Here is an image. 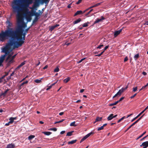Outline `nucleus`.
I'll return each mask as SVG.
<instances>
[{
	"mask_svg": "<svg viewBox=\"0 0 148 148\" xmlns=\"http://www.w3.org/2000/svg\"><path fill=\"white\" fill-rule=\"evenodd\" d=\"M30 27L26 29L24 32L22 26L18 25L14 30H10L13 32V36H11L10 40L6 46L2 49V52L8 54L13 49L21 46L24 42L25 35L27 33Z\"/></svg>",
	"mask_w": 148,
	"mask_h": 148,
	"instance_id": "f257e3e1",
	"label": "nucleus"
},
{
	"mask_svg": "<svg viewBox=\"0 0 148 148\" xmlns=\"http://www.w3.org/2000/svg\"><path fill=\"white\" fill-rule=\"evenodd\" d=\"M33 0H13L12 2V6L15 12L23 11L30 4H32Z\"/></svg>",
	"mask_w": 148,
	"mask_h": 148,
	"instance_id": "f03ea898",
	"label": "nucleus"
},
{
	"mask_svg": "<svg viewBox=\"0 0 148 148\" xmlns=\"http://www.w3.org/2000/svg\"><path fill=\"white\" fill-rule=\"evenodd\" d=\"M13 32L9 29H6L4 31H1L0 32V41H5L9 38H10L11 36H13Z\"/></svg>",
	"mask_w": 148,
	"mask_h": 148,
	"instance_id": "7ed1b4c3",
	"label": "nucleus"
},
{
	"mask_svg": "<svg viewBox=\"0 0 148 148\" xmlns=\"http://www.w3.org/2000/svg\"><path fill=\"white\" fill-rule=\"evenodd\" d=\"M11 6L12 7V11L14 13H16L17 14L16 15V16L17 17V22L18 24H20L23 23V24L22 25H21V26H22V28L23 29V28H25L27 27V25L25 24L23 21V20L22 19V14H21V13L22 12H24L27 10L28 9L27 8V9L23 11H21L20 12H15L13 10V9L12 8V4H11Z\"/></svg>",
	"mask_w": 148,
	"mask_h": 148,
	"instance_id": "20e7f679",
	"label": "nucleus"
},
{
	"mask_svg": "<svg viewBox=\"0 0 148 148\" xmlns=\"http://www.w3.org/2000/svg\"><path fill=\"white\" fill-rule=\"evenodd\" d=\"M12 51L10 52L7 55H8V56L6 58V61L8 63V65H10L11 64L14 62L15 61L14 60H13L12 59V58H11V54H9V53ZM6 56H7V55Z\"/></svg>",
	"mask_w": 148,
	"mask_h": 148,
	"instance_id": "39448f33",
	"label": "nucleus"
},
{
	"mask_svg": "<svg viewBox=\"0 0 148 148\" xmlns=\"http://www.w3.org/2000/svg\"><path fill=\"white\" fill-rule=\"evenodd\" d=\"M40 2V0H35L32 7L30 8L32 10L35 9V10H36V8L39 6Z\"/></svg>",
	"mask_w": 148,
	"mask_h": 148,
	"instance_id": "423d86ee",
	"label": "nucleus"
},
{
	"mask_svg": "<svg viewBox=\"0 0 148 148\" xmlns=\"http://www.w3.org/2000/svg\"><path fill=\"white\" fill-rule=\"evenodd\" d=\"M29 13L30 14V15L31 16H36L40 17V16L42 15V13L40 12V13H39L36 12V11H35L34 12L33 11V10L31 11V12H29Z\"/></svg>",
	"mask_w": 148,
	"mask_h": 148,
	"instance_id": "0eeeda50",
	"label": "nucleus"
},
{
	"mask_svg": "<svg viewBox=\"0 0 148 148\" xmlns=\"http://www.w3.org/2000/svg\"><path fill=\"white\" fill-rule=\"evenodd\" d=\"M6 23L7 25V27L8 29H12V30H13L12 28L10 29L12 27V23H11L9 20H7Z\"/></svg>",
	"mask_w": 148,
	"mask_h": 148,
	"instance_id": "6e6552de",
	"label": "nucleus"
},
{
	"mask_svg": "<svg viewBox=\"0 0 148 148\" xmlns=\"http://www.w3.org/2000/svg\"><path fill=\"white\" fill-rule=\"evenodd\" d=\"M9 90V89H7L4 92H2L0 95V99H3L6 96V94Z\"/></svg>",
	"mask_w": 148,
	"mask_h": 148,
	"instance_id": "1a4fd4ad",
	"label": "nucleus"
},
{
	"mask_svg": "<svg viewBox=\"0 0 148 148\" xmlns=\"http://www.w3.org/2000/svg\"><path fill=\"white\" fill-rule=\"evenodd\" d=\"M93 133L91 132L87 135H86V136H85L81 140L80 143L83 141L84 140H86V139H87L88 137L90 135L92 134Z\"/></svg>",
	"mask_w": 148,
	"mask_h": 148,
	"instance_id": "9d476101",
	"label": "nucleus"
},
{
	"mask_svg": "<svg viewBox=\"0 0 148 148\" xmlns=\"http://www.w3.org/2000/svg\"><path fill=\"white\" fill-rule=\"evenodd\" d=\"M105 19V18L103 16L101 17V18L100 19L97 18L96 20L94 22V24L98 23L102 21Z\"/></svg>",
	"mask_w": 148,
	"mask_h": 148,
	"instance_id": "9b49d317",
	"label": "nucleus"
},
{
	"mask_svg": "<svg viewBox=\"0 0 148 148\" xmlns=\"http://www.w3.org/2000/svg\"><path fill=\"white\" fill-rule=\"evenodd\" d=\"M122 30V29H121L120 30L115 31L114 33V37H116L118 35H119Z\"/></svg>",
	"mask_w": 148,
	"mask_h": 148,
	"instance_id": "f8f14e48",
	"label": "nucleus"
},
{
	"mask_svg": "<svg viewBox=\"0 0 148 148\" xmlns=\"http://www.w3.org/2000/svg\"><path fill=\"white\" fill-rule=\"evenodd\" d=\"M140 147L143 146V148H146L148 147V143L147 141L143 143L141 145H140Z\"/></svg>",
	"mask_w": 148,
	"mask_h": 148,
	"instance_id": "ddd939ff",
	"label": "nucleus"
},
{
	"mask_svg": "<svg viewBox=\"0 0 148 148\" xmlns=\"http://www.w3.org/2000/svg\"><path fill=\"white\" fill-rule=\"evenodd\" d=\"M123 91L121 90H120L119 91L113 96V98L116 97L117 96H120L121 94L123 93Z\"/></svg>",
	"mask_w": 148,
	"mask_h": 148,
	"instance_id": "4468645a",
	"label": "nucleus"
},
{
	"mask_svg": "<svg viewBox=\"0 0 148 148\" xmlns=\"http://www.w3.org/2000/svg\"><path fill=\"white\" fill-rule=\"evenodd\" d=\"M25 61H24L21 63L15 69L17 70L20 68L21 67L23 66V65H24L25 63Z\"/></svg>",
	"mask_w": 148,
	"mask_h": 148,
	"instance_id": "2eb2a0df",
	"label": "nucleus"
},
{
	"mask_svg": "<svg viewBox=\"0 0 148 148\" xmlns=\"http://www.w3.org/2000/svg\"><path fill=\"white\" fill-rule=\"evenodd\" d=\"M143 111H142L137 116H136L135 118H134L131 121L133 122L138 118L139 116H140L143 113Z\"/></svg>",
	"mask_w": 148,
	"mask_h": 148,
	"instance_id": "dca6fc26",
	"label": "nucleus"
},
{
	"mask_svg": "<svg viewBox=\"0 0 148 148\" xmlns=\"http://www.w3.org/2000/svg\"><path fill=\"white\" fill-rule=\"evenodd\" d=\"M15 147V145L13 144H10L8 145L6 147V148H14Z\"/></svg>",
	"mask_w": 148,
	"mask_h": 148,
	"instance_id": "f3484780",
	"label": "nucleus"
},
{
	"mask_svg": "<svg viewBox=\"0 0 148 148\" xmlns=\"http://www.w3.org/2000/svg\"><path fill=\"white\" fill-rule=\"evenodd\" d=\"M83 14L81 10H79L77 11V12L75 14L74 16H75L78 15L82 14Z\"/></svg>",
	"mask_w": 148,
	"mask_h": 148,
	"instance_id": "a211bd4d",
	"label": "nucleus"
},
{
	"mask_svg": "<svg viewBox=\"0 0 148 148\" xmlns=\"http://www.w3.org/2000/svg\"><path fill=\"white\" fill-rule=\"evenodd\" d=\"M102 3V2H101L99 3H98L97 4H96L93 6L90 7L89 8V9H91L93 8L98 6H99V5H101Z\"/></svg>",
	"mask_w": 148,
	"mask_h": 148,
	"instance_id": "6ab92c4d",
	"label": "nucleus"
},
{
	"mask_svg": "<svg viewBox=\"0 0 148 148\" xmlns=\"http://www.w3.org/2000/svg\"><path fill=\"white\" fill-rule=\"evenodd\" d=\"M40 18V17L35 16V17L33 21V24H34Z\"/></svg>",
	"mask_w": 148,
	"mask_h": 148,
	"instance_id": "aec40b11",
	"label": "nucleus"
},
{
	"mask_svg": "<svg viewBox=\"0 0 148 148\" xmlns=\"http://www.w3.org/2000/svg\"><path fill=\"white\" fill-rule=\"evenodd\" d=\"M59 24H56L52 26L51 27L50 29L51 31H52L56 27L59 26Z\"/></svg>",
	"mask_w": 148,
	"mask_h": 148,
	"instance_id": "412c9836",
	"label": "nucleus"
},
{
	"mask_svg": "<svg viewBox=\"0 0 148 148\" xmlns=\"http://www.w3.org/2000/svg\"><path fill=\"white\" fill-rule=\"evenodd\" d=\"M113 114H111L107 118V119L108 121H110L113 118Z\"/></svg>",
	"mask_w": 148,
	"mask_h": 148,
	"instance_id": "4be33fe9",
	"label": "nucleus"
},
{
	"mask_svg": "<svg viewBox=\"0 0 148 148\" xmlns=\"http://www.w3.org/2000/svg\"><path fill=\"white\" fill-rule=\"evenodd\" d=\"M41 2L42 3H45L46 4H47L49 2L50 0H41Z\"/></svg>",
	"mask_w": 148,
	"mask_h": 148,
	"instance_id": "5701e85b",
	"label": "nucleus"
},
{
	"mask_svg": "<svg viewBox=\"0 0 148 148\" xmlns=\"http://www.w3.org/2000/svg\"><path fill=\"white\" fill-rule=\"evenodd\" d=\"M77 141V140H75L70 141H69L68 142V144L69 145L75 143Z\"/></svg>",
	"mask_w": 148,
	"mask_h": 148,
	"instance_id": "b1692460",
	"label": "nucleus"
},
{
	"mask_svg": "<svg viewBox=\"0 0 148 148\" xmlns=\"http://www.w3.org/2000/svg\"><path fill=\"white\" fill-rule=\"evenodd\" d=\"M14 75V72L13 71L12 73L10 75V76H8L7 78V80H8L11 79L12 78V76H13Z\"/></svg>",
	"mask_w": 148,
	"mask_h": 148,
	"instance_id": "393cba45",
	"label": "nucleus"
},
{
	"mask_svg": "<svg viewBox=\"0 0 148 148\" xmlns=\"http://www.w3.org/2000/svg\"><path fill=\"white\" fill-rule=\"evenodd\" d=\"M42 133L44 134L45 135L49 136L50 135L51 133L49 132H42Z\"/></svg>",
	"mask_w": 148,
	"mask_h": 148,
	"instance_id": "a878e982",
	"label": "nucleus"
},
{
	"mask_svg": "<svg viewBox=\"0 0 148 148\" xmlns=\"http://www.w3.org/2000/svg\"><path fill=\"white\" fill-rule=\"evenodd\" d=\"M81 21V19L80 18H78L77 20L73 22V23L74 24H77L78 23L80 22Z\"/></svg>",
	"mask_w": 148,
	"mask_h": 148,
	"instance_id": "bb28decb",
	"label": "nucleus"
},
{
	"mask_svg": "<svg viewBox=\"0 0 148 148\" xmlns=\"http://www.w3.org/2000/svg\"><path fill=\"white\" fill-rule=\"evenodd\" d=\"M42 78L40 79H36L34 80V82L36 83H40L41 82Z\"/></svg>",
	"mask_w": 148,
	"mask_h": 148,
	"instance_id": "cd10ccee",
	"label": "nucleus"
},
{
	"mask_svg": "<svg viewBox=\"0 0 148 148\" xmlns=\"http://www.w3.org/2000/svg\"><path fill=\"white\" fill-rule=\"evenodd\" d=\"M35 137V136L34 135H31L29 136L28 137V139L29 140H31L32 139L34 138Z\"/></svg>",
	"mask_w": 148,
	"mask_h": 148,
	"instance_id": "c85d7f7f",
	"label": "nucleus"
},
{
	"mask_svg": "<svg viewBox=\"0 0 148 148\" xmlns=\"http://www.w3.org/2000/svg\"><path fill=\"white\" fill-rule=\"evenodd\" d=\"M70 78L69 77H68L64 80V82L65 83H67L70 80Z\"/></svg>",
	"mask_w": 148,
	"mask_h": 148,
	"instance_id": "c756f323",
	"label": "nucleus"
},
{
	"mask_svg": "<svg viewBox=\"0 0 148 148\" xmlns=\"http://www.w3.org/2000/svg\"><path fill=\"white\" fill-rule=\"evenodd\" d=\"M102 117H97L95 120V122L101 121L102 119Z\"/></svg>",
	"mask_w": 148,
	"mask_h": 148,
	"instance_id": "7c9ffc66",
	"label": "nucleus"
},
{
	"mask_svg": "<svg viewBox=\"0 0 148 148\" xmlns=\"http://www.w3.org/2000/svg\"><path fill=\"white\" fill-rule=\"evenodd\" d=\"M10 54H11V58H12V59L14 60V58L16 57V54L13 56L12 55L13 54V52H12V53H11Z\"/></svg>",
	"mask_w": 148,
	"mask_h": 148,
	"instance_id": "2f4dec72",
	"label": "nucleus"
},
{
	"mask_svg": "<svg viewBox=\"0 0 148 148\" xmlns=\"http://www.w3.org/2000/svg\"><path fill=\"white\" fill-rule=\"evenodd\" d=\"M49 130L53 131H56L57 130V129L56 128H51L49 129Z\"/></svg>",
	"mask_w": 148,
	"mask_h": 148,
	"instance_id": "473e14b6",
	"label": "nucleus"
},
{
	"mask_svg": "<svg viewBox=\"0 0 148 148\" xmlns=\"http://www.w3.org/2000/svg\"><path fill=\"white\" fill-rule=\"evenodd\" d=\"M73 132V131H71L70 132H68L66 134V136H70L72 135V133Z\"/></svg>",
	"mask_w": 148,
	"mask_h": 148,
	"instance_id": "72a5a7b5",
	"label": "nucleus"
},
{
	"mask_svg": "<svg viewBox=\"0 0 148 148\" xmlns=\"http://www.w3.org/2000/svg\"><path fill=\"white\" fill-rule=\"evenodd\" d=\"M146 133V132L145 131L142 134H141L140 136L137 138V140L139 139V138H141Z\"/></svg>",
	"mask_w": 148,
	"mask_h": 148,
	"instance_id": "f704fd0d",
	"label": "nucleus"
},
{
	"mask_svg": "<svg viewBox=\"0 0 148 148\" xmlns=\"http://www.w3.org/2000/svg\"><path fill=\"white\" fill-rule=\"evenodd\" d=\"M118 103V101H116L114 103H112L109 105L110 106H112L114 105H116Z\"/></svg>",
	"mask_w": 148,
	"mask_h": 148,
	"instance_id": "c9c22d12",
	"label": "nucleus"
},
{
	"mask_svg": "<svg viewBox=\"0 0 148 148\" xmlns=\"http://www.w3.org/2000/svg\"><path fill=\"white\" fill-rule=\"evenodd\" d=\"M139 57V55L138 54H137L135 55L134 57V58L135 60H136Z\"/></svg>",
	"mask_w": 148,
	"mask_h": 148,
	"instance_id": "e433bc0d",
	"label": "nucleus"
},
{
	"mask_svg": "<svg viewBox=\"0 0 148 148\" xmlns=\"http://www.w3.org/2000/svg\"><path fill=\"white\" fill-rule=\"evenodd\" d=\"M128 86H127L125 88H122L121 89V90H122L123 92L127 88H128Z\"/></svg>",
	"mask_w": 148,
	"mask_h": 148,
	"instance_id": "4c0bfd02",
	"label": "nucleus"
},
{
	"mask_svg": "<svg viewBox=\"0 0 148 148\" xmlns=\"http://www.w3.org/2000/svg\"><path fill=\"white\" fill-rule=\"evenodd\" d=\"M88 23H89V22H88L87 23H85L83 24V27H86L88 26Z\"/></svg>",
	"mask_w": 148,
	"mask_h": 148,
	"instance_id": "58836bf2",
	"label": "nucleus"
},
{
	"mask_svg": "<svg viewBox=\"0 0 148 148\" xmlns=\"http://www.w3.org/2000/svg\"><path fill=\"white\" fill-rule=\"evenodd\" d=\"M75 121H74L73 122L71 123L70 124V126H76V125H75Z\"/></svg>",
	"mask_w": 148,
	"mask_h": 148,
	"instance_id": "ea45409f",
	"label": "nucleus"
},
{
	"mask_svg": "<svg viewBox=\"0 0 148 148\" xmlns=\"http://www.w3.org/2000/svg\"><path fill=\"white\" fill-rule=\"evenodd\" d=\"M148 86V83H147L146 85L145 86H143L140 89L139 91H140L144 88H145L146 87H147Z\"/></svg>",
	"mask_w": 148,
	"mask_h": 148,
	"instance_id": "a19ab883",
	"label": "nucleus"
},
{
	"mask_svg": "<svg viewBox=\"0 0 148 148\" xmlns=\"http://www.w3.org/2000/svg\"><path fill=\"white\" fill-rule=\"evenodd\" d=\"M126 118L125 117V116H123V117H122V118H121V119H119L118 121L117 122V123H119V122H120L122 120H123V119H124L125 118Z\"/></svg>",
	"mask_w": 148,
	"mask_h": 148,
	"instance_id": "79ce46f5",
	"label": "nucleus"
},
{
	"mask_svg": "<svg viewBox=\"0 0 148 148\" xmlns=\"http://www.w3.org/2000/svg\"><path fill=\"white\" fill-rule=\"evenodd\" d=\"M59 68L58 67H57L56 68H55L54 70V72H57L59 71Z\"/></svg>",
	"mask_w": 148,
	"mask_h": 148,
	"instance_id": "37998d69",
	"label": "nucleus"
},
{
	"mask_svg": "<svg viewBox=\"0 0 148 148\" xmlns=\"http://www.w3.org/2000/svg\"><path fill=\"white\" fill-rule=\"evenodd\" d=\"M103 128H104V127L102 126L101 127H98V129H97V130L98 131H100V130H103Z\"/></svg>",
	"mask_w": 148,
	"mask_h": 148,
	"instance_id": "c03bdc74",
	"label": "nucleus"
},
{
	"mask_svg": "<svg viewBox=\"0 0 148 148\" xmlns=\"http://www.w3.org/2000/svg\"><path fill=\"white\" fill-rule=\"evenodd\" d=\"M10 121L12 123L14 122V120L13 119V117H10L9 119Z\"/></svg>",
	"mask_w": 148,
	"mask_h": 148,
	"instance_id": "a18cd8bd",
	"label": "nucleus"
},
{
	"mask_svg": "<svg viewBox=\"0 0 148 148\" xmlns=\"http://www.w3.org/2000/svg\"><path fill=\"white\" fill-rule=\"evenodd\" d=\"M28 81H26L25 82H24L22 83V84H21V86H23L24 84H27L28 83Z\"/></svg>",
	"mask_w": 148,
	"mask_h": 148,
	"instance_id": "49530a36",
	"label": "nucleus"
},
{
	"mask_svg": "<svg viewBox=\"0 0 148 148\" xmlns=\"http://www.w3.org/2000/svg\"><path fill=\"white\" fill-rule=\"evenodd\" d=\"M86 59L85 58L82 59L80 61L77 62L78 63H79Z\"/></svg>",
	"mask_w": 148,
	"mask_h": 148,
	"instance_id": "de8ad7c7",
	"label": "nucleus"
},
{
	"mask_svg": "<svg viewBox=\"0 0 148 148\" xmlns=\"http://www.w3.org/2000/svg\"><path fill=\"white\" fill-rule=\"evenodd\" d=\"M82 0H78V1H77L76 3V4H79V3H80L82 1Z\"/></svg>",
	"mask_w": 148,
	"mask_h": 148,
	"instance_id": "09e8293b",
	"label": "nucleus"
},
{
	"mask_svg": "<svg viewBox=\"0 0 148 148\" xmlns=\"http://www.w3.org/2000/svg\"><path fill=\"white\" fill-rule=\"evenodd\" d=\"M137 90V87H134L133 88V91L134 92H136Z\"/></svg>",
	"mask_w": 148,
	"mask_h": 148,
	"instance_id": "8fccbe9b",
	"label": "nucleus"
},
{
	"mask_svg": "<svg viewBox=\"0 0 148 148\" xmlns=\"http://www.w3.org/2000/svg\"><path fill=\"white\" fill-rule=\"evenodd\" d=\"M109 47L108 46H106L105 47V48L104 49L103 51V52L105 51Z\"/></svg>",
	"mask_w": 148,
	"mask_h": 148,
	"instance_id": "3c124183",
	"label": "nucleus"
},
{
	"mask_svg": "<svg viewBox=\"0 0 148 148\" xmlns=\"http://www.w3.org/2000/svg\"><path fill=\"white\" fill-rule=\"evenodd\" d=\"M103 45H101L99 46H98V47H97V49H100L102 47H103Z\"/></svg>",
	"mask_w": 148,
	"mask_h": 148,
	"instance_id": "603ef678",
	"label": "nucleus"
},
{
	"mask_svg": "<svg viewBox=\"0 0 148 148\" xmlns=\"http://www.w3.org/2000/svg\"><path fill=\"white\" fill-rule=\"evenodd\" d=\"M103 53H104L102 51L100 54H98V55H96L95 56H96L99 57L100 56H101Z\"/></svg>",
	"mask_w": 148,
	"mask_h": 148,
	"instance_id": "864d4df0",
	"label": "nucleus"
},
{
	"mask_svg": "<svg viewBox=\"0 0 148 148\" xmlns=\"http://www.w3.org/2000/svg\"><path fill=\"white\" fill-rule=\"evenodd\" d=\"M128 58L127 56H126L124 58V61L125 62L128 60Z\"/></svg>",
	"mask_w": 148,
	"mask_h": 148,
	"instance_id": "5fc2aeb1",
	"label": "nucleus"
},
{
	"mask_svg": "<svg viewBox=\"0 0 148 148\" xmlns=\"http://www.w3.org/2000/svg\"><path fill=\"white\" fill-rule=\"evenodd\" d=\"M12 123H11V122L9 121L8 123H6L5 124V126H8L10 124H12Z\"/></svg>",
	"mask_w": 148,
	"mask_h": 148,
	"instance_id": "6e6d98bb",
	"label": "nucleus"
},
{
	"mask_svg": "<svg viewBox=\"0 0 148 148\" xmlns=\"http://www.w3.org/2000/svg\"><path fill=\"white\" fill-rule=\"evenodd\" d=\"M138 121L137 120L136 121H135V122H134V123H133L132 124V125L133 126L136 123H138Z\"/></svg>",
	"mask_w": 148,
	"mask_h": 148,
	"instance_id": "4d7b16f0",
	"label": "nucleus"
},
{
	"mask_svg": "<svg viewBox=\"0 0 148 148\" xmlns=\"http://www.w3.org/2000/svg\"><path fill=\"white\" fill-rule=\"evenodd\" d=\"M93 10V9H91L86 14V15L87 16L89 14L92 10Z\"/></svg>",
	"mask_w": 148,
	"mask_h": 148,
	"instance_id": "13d9d810",
	"label": "nucleus"
},
{
	"mask_svg": "<svg viewBox=\"0 0 148 148\" xmlns=\"http://www.w3.org/2000/svg\"><path fill=\"white\" fill-rule=\"evenodd\" d=\"M144 115H145V114H143L140 118H139L137 120L138 121H139L143 117V116H144Z\"/></svg>",
	"mask_w": 148,
	"mask_h": 148,
	"instance_id": "bf43d9fd",
	"label": "nucleus"
},
{
	"mask_svg": "<svg viewBox=\"0 0 148 148\" xmlns=\"http://www.w3.org/2000/svg\"><path fill=\"white\" fill-rule=\"evenodd\" d=\"M148 136V135H147L146 136L144 137L143 138H142V139H140V141H142L143 140H144L145 138H146L147 136Z\"/></svg>",
	"mask_w": 148,
	"mask_h": 148,
	"instance_id": "052dcab7",
	"label": "nucleus"
},
{
	"mask_svg": "<svg viewBox=\"0 0 148 148\" xmlns=\"http://www.w3.org/2000/svg\"><path fill=\"white\" fill-rule=\"evenodd\" d=\"M124 97H122L119 100L117 101H118V103L120 101H121L122 100H123L124 99Z\"/></svg>",
	"mask_w": 148,
	"mask_h": 148,
	"instance_id": "680f3d73",
	"label": "nucleus"
},
{
	"mask_svg": "<svg viewBox=\"0 0 148 148\" xmlns=\"http://www.w3.org/2000/svg\"><path fill=\"white\" fill-rule=\"evenodd\" d=\"M72 3H71L69 4L67 6V8H71V5L72 4Z\"/></svg>",
	"mask_w": 148,
	"mask_h": 148,
	"instance_id": "e2e57ef3",
	"label": "nucleus"
},
{
	"mask_svg": "<svg viewBox=\"0 0 148 148\" xmlns=\"http://www.w3.org/2000/svg\"><path fill=\"white\" fill-rule=\"evenodd\" d=\"M136 94H137V93H135L134 95H133V96H131L130 97V98L131 99L133 98L136 95Z\"/></svg>",
	"mask_w": 148,
	"mask_h": 148,
	"instance_id": "0e129e2a",
	"label": "nucleus"
},
{
	"mask_svg": "<svg viewBox=\"0 0 148 148\" xmlns=\"http://www.w3.org/2000/svg\"><path fill=\"white\" fill-rule=\"evenodd\" d=\"M132 126V125H130L128 128L125 131V132H126L127 131V130H128L130 128H131V127Z\"/></svg>",
	"mask_w": 148,
	"mask_h": 148,
	"instance_id": "69168bd1",
	"label": "nucleus"
},
{
	"mask_svg": "<svg viewBox=\"0 0 148 148\" xmlns=\"http://www.w3.org/2000/svg\"><path fill=\"white\" fill-rule=\"evenodd\" d=\"M51 88H52V87H51V86H48V88H47L46 90H48L49 89H50Z\"/></svg>",
	"mask_w": 148,
	"mask_h": 148,
	"instance_id": "338daca9",
	"label": "nucleus"
},
{
	"mask_svg": "<svg viewBox=\"0 0 148 148\" xmlns=\"http://www.w3.org/2000/svg\"><path fill=\"white\" fill-rule=\"evenodd\" d=\"M142 74L144 75H146L147 74V73L146 72H145V71H143L142 72Z\"/></svg>",
	"mask_w": 148,
	"mask_h": 148,
	"instance_id": "774afa93",
	"label": "nucleus"
}]
</instances>
